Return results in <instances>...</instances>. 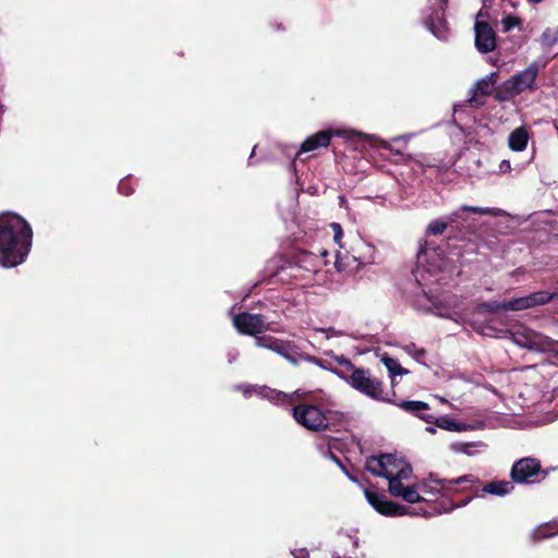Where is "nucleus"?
Masks as SVG:
<instances>
[{
  "instance_id": "obj_1",
  "label": "nucleus",
  "mask_w": 558,
  "mask_h": 558,
  "mask_svg": "<svg viewBox=\"0 0 558 558\" xmlns=\"http://www.w3.org/2000/svg\"><path fill=\"white\" fill-rule=\"evenodd\" d=\"M457 265L444 256L438 247L423 246L416 255V267L413 271L416 282L422 287V294L428 304L417 301V306L430 311L440 317L450 318L457 307V300L439 296L432 286H446L459 275Z\"/></svg>"
},
{
  "instance_id": "obj_2",
  "label": "nucleus",
  "mask_w": 558,
  "mask_h": 558,
  "mask_svg": "<svg viewBox=\"0 0 558 558\" xmlns=\"http://www.w3.org/2000/svg\"><path fill=\"white\" fill-rule=\"evenodd\" d=\"M366 469L376 476L388 481V490L391 496L414 504L423 500L421 493H425L424 483H408L412 477L411 465L393 454L371 457L366 461Z\"/></svg>"
},
{
  "instance_id": "obj_3",
  "label": "nucleus",
  "mask_w": 558,
  "mask_h": 558,
  "mask_svg": "<svg viewBox=\"0 0 558 558\" xmlns=\"http://www.w3.org/2000/svg\"><path fill=\"white\" fill-rule=\"evenodd\" d=\"M33 241L29 223L14 213L0 215V266L12 268L25 262Z\"/></svg>"
},
{
  "instance_id": "obj_4",
  "label": "nucleus",
  "mask_w": 558,
  "mask_h": 558,
  "mask_svg": "<svg viewBox=\"0 0 558 558\" xmlns=\"http://www.w3.org/2000/svg\"><path fill=\"white\" fill-rule=\"evenodd\" d=\"M324 367L327 368V366ZM328 369L362 395L376 401L388 400L385 397L381 380L373 377L369 371L355 367L347 357L342 355L333 356L332 361L329 362Z\"/></svg>"
},
{
  "instance_id": "obj_5",
  "label": "nucleus",
  "mask_w": 558,
  "mask_h": 558,
  "mask_svg": "<svg viewBox=\"0 0 558 558\" xmlns=\"http://www.w3.org/2000/svg\"><path fill=\"white\" fill-rule=\"evenodd\" d=\"M499 211L500 210L496 208L463 205L447 217L430 221L426 228V234L440 235L450 225H454L457 228L466 229L469 233H473L476 228V221L475 219H470L466 216V213L496 217L499 215Z\"/></svg>"
},
{
  "instance_id": "obj_6",
  "label": "nucleus",
  "mask_w": 558,
  "mask_h": 558,
  "mask_svg": "<svg viewBox=\"0 0 558 558\" xmlns=\"http://www.w3.org/2000/svg\"><path fill=\"white\" fill-rule=\"evenodd\" d=\"M376 248L362 238L355 239L349 250L339 251L335 267L338 272L353 275L363 266L375 263Z\"/></svg>"
},
{
  "instance_id": "obj_7",
  "label": "nucleus",
  "mask_w": 558,
  "mask_h": 558,
  "mask_svg": "<svg viewBox=\"0 0 558 558\" xmlns=\"http://www.w3.org/2000/svg\"><path fill=\"white\" fill-rule=\"evenodd\" d=\"M538 65L533 62L523 71L511 76L497 87L496 98L500 101L510 100L526 89L535 88Z\"/></svg>"
},
{
  "instance_id": "obj_8",
  "label": "nucleus",
  "mask_w": 558,
  "mask_h": 558,
  "mask_svg": "<svg viewBox=\"0 0 558 558\" xmlns=\"http://www.w3.org/2000/svg\"><path fill=\"white\" fill-rule=\"evenodd\" d=\"M512 341L521 348L553 352L558 356V341L537 332L526 326H519L510 331Z\"/></svg>"
},
{
  "instance_id": "obj_9",
  "label": "nucleus",
  "mask_w": 558,
  "mask_h": 558,
  "mask_svg": "<svg viewBox=\"0 0 558 558\" xmlns=\"http://www.w3.org/2000/svg\"><path fill=\"white\" fill-rule=\"evenodd\" d=\"M332 136L341 137L345 141L364 140L367 135L352 129L331 128L319 131L308 136L300 146L298 154L314 151L322 147H328Z\"/></svg>"
},
{
  "instance_id": "obj_10",
  "label": "nucleus",
  "mask_w": 558,
  "mask_h": 558,
  "mask_svg": "<svg viewBox=\"0 0 558 558\" xmlns=\"http://www.w3.org/2000/svg\"><path fill=\"white\" fill-rule=\"evenodd\" d=\"M292 416L298 424L310 430H322L328 426L326 414L314 404L300 403L292 409Z\"/></svg>"
},
{
  "instance_id": "obj_11",
  "label": "nucleus",
  "mask_w": 558,
  "mask_h": 558,
  "mask_svg": "<svg viewBox=\"0 0 558 558\" xmlns=\"http://www.w3.org/2000/svg\"><path fill=\"white\" fill-rule=\"evenodd\" d=\"M236 389L242 391L245 398H250L251 396L256 395L263 399H267L275 404H291L293 402V396L298 393V391H295L292 395H288L267 386L257 385H241L238 386Z\"/></svg>"
},
{
  "instance_id": "obj_12",
  "label": "nucleus",
  "mask_w": 558,
  "mask_h": 558,
  "mask_svg": "<svg viewBox=\"0 0 558 558\" xmlns=\"http://www.w3.org/2000/svg\"><path fill=\"white\" fill-rule=\"evenodd\" d=\"M541 473V463L533 458H523L517 461L511 469L513 482L519 484H533Z\"/></svg>"
},
{
  "instance_id": "obj_13",
  "label": "nucleus",
  "mask_w": 558,
  "mask_h": 558,
  "mask_svg": "<svg viewBox=\"0 0 558 558\" xmlns=\"http://www.w3.org/2000/svg\"><path fill=\"white\" fill-rule=\"evenodd\" d=\"M365 497L373 508L384 515L402 517L411 514L407 507L388 500L384 495L365 489Z\"/></svg>"
},
{
  "instance_id": "obj_14",
  "label": "nucleus",
  "mask_w": 558,
  "mask_h": 558,
  "mask_svg": "<svg viewBox=\"0 0 558 558\" xmlns=\"http://www.w3.org/2000/svg\"><path fill=\"white\" fill-rule=\"evenodd\" d=\"M233 325L240 333L255 336L267 329L262 315L241 313L233 317Z\"/></svg>"
},
{
  "instance_id": "obj_15",
  "label": "nucleus",
  "mask_w": 558,
  "mask_h": 558,
  "mask_svg": "<svg viewBox=\"0 0 558 558\" xmlns=\"http://www.w3.org/2000/svg\"><path fill=\"white\" fill-rule=\"evenodd\" d=\"M475 47L482 53H487L496 48V35L493 27L486 21H475Z\"/></svg>"
},
{
  "instance_id": "obj_16",
  "label": "nucleus",
  "mask_w": 558,
  "mask_h": 558,
  "mask_svg": "<svg viewBox=\"0 0 558 558\" xmlns=\"http://www.w3.org/2000/svg\"><path fill=\"white\" fill-rule=\"evenodd\" d=\"M272 352L281 355L292 364H296L299 362L296 347L290 341L277 339L275 345L272 347Z\"/></svg>"
},
{
  "instance_id": "obj_17",
  "label": "nucleus",
  "mask_w": 558,
  "mask_h": 558,
  "mask_svg": "<svg viewBox=\"0 0 558 558\" xmlns=\"http://www.w3.org/2000/svg\"><path fill=\"white\" fill-rule=\"evenodd\" d=\"M272 352L281 355L292 364H296L299 362L296 347L290 341L277 339L275 345L272 347Z\"/></svg>"
},
{
  "instance_id": "obj_18",
  "label": "nucleus",
  "mask_w": 558,
  "mask_h": 558,
  "mask_svg": "<svg viewBox=\"0 0 558 558\" xmlns=\"http://www.w3.org/2000/svg\"><path fill=\"white\" fill-rule=\"evenodd\" d=\"M398 407L403 409L407 412L416 414L420 418L424 420L425 422L429 423L434 420V416L424 413L428 410V404L423 401H402L398 403Z\"/></svg>"
},
{
  "instance_id": "obj_19",
  "label": "nucleus",
  "mask_w": 558,
  "mask_h": 558,
  "mask_svg": "<svg viewBox=\"0 0 558 558\" xmlns=\"http://www.w3.org/2000/svg\"><path fill=\"white\" fill-rule=\"evenodd\" d=\"M529 142V133L525 128L520 126L513 130L508 138V144L511 150L522 151L526 148Z\"/></svg>"
},
{
  "instance_id": "obj_20",
  "label": "nucleus",
  "mask_w": 558,
  "mask_h": 558,
  "mask_svg": "<svg viewBox=\"0 0 558 558\" xmlns=\"http://www.w3.org/2000/svg\"><path fill=\"white\" fill-rule=\"evenodd\" d=\"M529 310L537 306L548 304L550 301L558 298V293L549 291H536L525 295Z\"/></svg>"
},
{
  "instance_id": "obj_21",
  "label": "nucleus",
  "mask_w": 558,
  "mask_h": 558,
  "mask_svg": "<svg viewBox=\"0 0 558 558\" xmlns=\"http://www.w3.org/2000/svg\"><path fill=\"white\" fill-rule=\"evenodd\" d=\"M513 490V484L509 481H493L483 487V492L496 496H505Z\"/></svg>"
},
{
  "instance_id": "obj_22",
  "label": "nucleus",
  "mask_w": 558,
  "mask_h": 558,
  "mask_svg": "<svg viewBox=\"0 0 558 558\" xmlns=\"http://www.w3.org/2000/svg\"><path fill=\"white\" fill-rule=\"evenodd\" d=\"M432 481L438 484L441 490H452L456 485L472 484L474 482L473 475H463L453 480H436L432 477Z\"/></svg>"
},
{
  "instance_id": "obj_23",
  "label": "nucleus",
  "mask_w": 558,
  "mask_h": 558,
  "mask_svg": "<svg viewBox=\"0 0 558 558\" xmlns=\"http://www.w3.org/2000/svg\"><path fill=\"white\" fill-rule=\"evenodd\" d=\"M328 255L327 251L320 252V257L314 256L311 253H303L300 256V264L301 267L305 268L306 270H313L316 271V268L319 266V262L322 258H325Z\"/></svg>"
},
{
  "instance_id": "obj_24",
  "label": "nucleus",
  "mask_w": 558,
  "mask_h": 558,
  "mask_svg": "<svg viewBox=\"0 0 558 558\" xmlns=\"http://www.w3.org/2000/svg\"><path fill=\"white\" fill-rule=\"evenodd\" d=\"M380 361L388 369L392 380L395 376L408 374V371L403 368L396 359L390 357L387 354L383 355Z\"/></svg>"
},
{
  "instance_id": "obj_25",
  "label": "nucleus",
  "mask_w": 558,
  "mask_h": 558,
  "mask_svg": "<svg viewBox=\"0 0 558 558\" xmlns=\"http://www.w3.org/2000/svg\"><path fill=\"white\" fill-rule=\"evenodd\" d=\"M435 424L437 427L450 432H459L464 429L460 423L446 415L435 418Z\"/></svg>"
},
{
  "instance_id": "obj_26",
  "label": "nucleus",
  "mask_w": 558,
  "mask_h": 558,
  "mask_svg": "<svg viewBox=\"0 0 558 558\" xmlns=\"http://www.w3.org/2000/svg\"><path fill=\"white\" fill-rule=\"evenodd\" d=\"M402 350L411 355L416 362L421 364H425L426 350L423 348H417L415 343H407L402 347Z\"/></svg>"
},
{
  "instance_id": "obj_27",
  "label": "nucleus",
  "mask_w": 558,
  "mask_h": 558,
  "mask_svg": "<svg viewBox=\"0 0 558 558\" xmlns=\"http://www.w3.org/2000/svg\"><path fill=\"white\" fill-rule=\"evenodd\" d=\"M539 43L544 48H551L556 43H558V29H545L539 38Z\"/></svg>"
},
{
  "instance_id": "obj_28",
  "label": "nucleus",
  "mask_w": 558,
  "mask_h": 558,
  "mask_svg": "<svg viewBox=\"0 0 558 558\" xmlns=\"http://www.w3.org/2000/svg\"><path fill=\"white\" fill-rule=\"evenodd\" d=\"M527 305L529 304H527L526 298L524 295V296L508 300L507 305H506V311H508V312L509 311H511V312L524 311V310H529Z\"/></svg>"
},
{
  "instance_id": "obj_29",
  "label": "nucleus",
  "mask_w": 558,
  "mask_h": 558,
  "mask_svg": "<svg viewBox=\"0 0 558 558\" xmlns=\"http://www.w3.org/2000/svg\"><path fill=\"white\" fill-rule=\"evenodd\" d=\"M558 534V530L550 525H544L536 529L533 533L534 538L542 539L553 537Z\"/></svg>"
},
{
  "instance_id": "obj_30",
  "label": "nucleus",
  "mask_w": 558,
  "mask_h": 558,
  "mask_svg": "<svg viewBox=\"0 0 558 558\" xmlns=\"http://www.w3.org/2000/svg\"><path fill=\"white\" fill-rule=\"evenodd\" d=\"M521 23L520 19L514 15H508L501 20L502 32L508 33Z\"/></svg>"
},
{
  "instance_id": "obj_31",
  "label": "nucleus",
  "mask_w": 558,
  "mask_h": 558,
  "mask_svg": "<svg viewBox=\"0 0 558 558\" xmlns=\"http://www.w3.org/2000/svg\"><path fill=\"white\" fill-rule=\"evenodd\" d=\"M492 89H493V87H490V86L487 84V82H486L484 78H482V80H481V81H478V82L476 83V85L474 86V88H473V93H474V95H476V94H481V95H489V94L492 93ZM474 97H475V96H473L470 100H471V101H472V100H475V99H474Z\"/></svg>"
},
{
  "instance_id": "obj_32",
  "label": "nucleus",
  "mask_w": 558,
  "mask_h": 558,
  "mask_svg": "<svg viewBox=\"0 0 558 558\" xmlns=\"http://www.w3.org/2000/svg\"><path fill=\"white\" fill-rule=\"evenodd\" d=\"M506 305H507V301H502V302L492 301V302L484 303L482 305V307L492 313H498L501 311L507 312Z\"/></svg>"
},
{
  "instance_id": "obj_33",
  "label": "nucleus",
  "mask_w": 558,
  "mask_h": 558,
  "mask_svg": "<svg viewBox=\"0 0 558 558\" xmlns=\"http://www.w3.org/2000/svg\"><path fill=\"white\" fill-rule=\"evenodd\" d=\"M276 341L277 338L274 337H256L255 345L272 351V347L275 345Z\"/></svg>"
},
{
  "instance_id": "obj_34",
  "label": "nucleus",
  "mask_w": 558,
  "mask_h": 558,
  "mask_svg": "<svg viewBox=\"0 0 558 558\" xmlns=\"http://www.w3.org/2000/svg\"><path fill=\"white\" fill-rule=\"evenodd\" d=\"M330 228L333 232L335 242L340 246V248H344V246L341 244V239H342L343 232H342V228H341L340 223L332 222L330 225Z\"/></svg>"
},
{
  "instance_id": "obj_35",
  "label": "nucleus",
  "mask_w": 558,
  "mask_h": 558,
  "mask_svg": "<svg viewBox=\"0 0 558 558\" xmlns=\"http://www.w3.org/2000/svg\"><path fill=\"white\" fill-rule=\"evenodd\" d=\"M315 331L325 333L327 339L330 338V337H340V336L344 335L341 330L335 329L332 327H330V328H317V329H315Z\"/></svg>"
},
{
  "instance_id": "obj_36",
  "label": "nucleus",
  "mask_w": 558,
  "mask_h": 558,
  "mask_svg": "<svg viewBox=\"0 0 558 558\" xmlns=\"http://www.w3.org/2000/svg\"><path fill=\"white\" fill-rule=\"evenodd\" d=\"M498 78L497 72H492L489 75H487L484 80L487 82V84L493 87Z\"/></svg>"
},
{
  "instance_id": "obj_37",
  "label": "nucleus",
  "mask_w": 558,
  "mask_h": 558,
  "mask_svg": "<svg viewBox=\"0 0 558 558\" xmlns=\"http://www.w3.org/2000/svg\"><path fill=\"white\" fill-rule=\"evenodd\" d=\"M119 191L122 194L129 195L132 191L129 189L128 183L125 181H121L119 184Z\"/></svg>"
},
{
  "instance_id": "obj_38",
  "label": "nucleus",
  "mask_w": 558,
  "mask_h": 558,
  "mask_svg": "<svg viewBox=\"0 0 558 558\" xmlns=\"http://www.w3.org/2000/svg\"><path fill=\"white\" fill-rule=\"evenodd\" d=\"M460 446H461V449H460L461 451L465 452L466 454H471L472 452H471L470 448H471V447H474L475 445H472V444H462V445H460Z\"/></svg>"
},
{
  "instance_id": "obj_39",
  "label": "nucleus",
  "mask_w": 558,
  "mask_h": 558,
  "mask_svg": "<svg viewBox=\"0 0 558 558\" xmlns=\"http://www.w3.org/2000/svg\"><path fill=\"white\" fill-rule=\"evenodd\" d=\"M410 137H411V134H404V135L393 137L392 141L393 142L408 141Z\"/></svg>"
},
{
  "instance_id": "obj_40",
  "label": "nucleus",
  "mask_w": 558,
  "mask_h": 558,
  "mask_svg": "<svg viewBox=\"0 0 558 558\" xmlns=\"http://www.w3.org/2000/svg\"><path fill=\"white\" fill-rule=\"evenodd\" d=\"M430 31L435 34V36H437L440 39H446L447 38L446 32L436 33L433 27H430Z\"/></svg>"
},
{
  "instance_id": "obj_41",
  "label": "nucleus",
  "mask_w": 558,
  "mask_h": 558,
  "mask_svg": "<svg viewBox=\"0 0 558 558\" xmlns=\"http://www.w3.org/2000/svg\"><path fill=\"white\" fill-rule=\"evenodd\" d=\"M333 459H335V461H336V462H337V463H338V464L343 469V471L347 473V475L349 476V478H350L351 481H353V482H356V480H355L352 475H350V474L348 473V471H345L344 466L340 463V461H339L337 458H333Z\"/></svg>"
},
{
  "instance_id": "obj_42",
  "label": "nucleus",
  "mask_w": 558,
  "mask_h": 558,
  "mask_svg": "<svg viewBox=\"0 0 558 558\" xmlns=\"http://www.w3.org/2000/svg\"><path fill=\"white\" fill-rule=\"evenodd\" d=\"M383 147H384L385 149H389L390 151H392V153H393V154H396V155H401V151H400V150H393L392 148H390V146H389L387 143L383 144Z\"/></svg>"
},
{
  "instance_id": "obj_43",
  "label": "nucleus",
  "mask_w": 558,
  "mask_h": 558,
  "mask_svg": "<svg viewBox=\"0 0 558 558\" xmlns=\"http://www.w3.org/2000/svg\"><path fill=\"white\" fill-rule=\"evenodd\" d=\"M485 16L486 14L484 13V11L480 10L478 13L476 14V21H483L482 19Z\"/></svg>"
},
{
  "instance_id": "obj_44",
  "label": "nucleus",
  "mask_w": 558,
  "mask_h": 558,
  "mask_svg": "<svg viewBox=\"0 0 558 558\" xmlns=\"http://www.w3.org/2000/svg\"><path fill=\"white\" fill-rule=\"evenodd\" d=\"M509 167H510V165L507 161H502L501 165H500V169L501 170H504L505 168H509Z\"/></svg>"
},
{
  "instance_id": "obj_45",
  "label": "nucleus",
  "mask_w": 558,
  "mask_h": 558,
  "mask_svg": "<svg viewBox=\"0 0 558 558\" xmlns=\"http://www.w3.org/2000/svg\"><path fill=\"white\" fill-rule=\"evenodd\" d=\"M426 429H427L428 432H430V433L435 432V429H434L433 427H427Z\"/></svg>"
},
{
  "instance_id": "obj_46",
  "label": "nucleus",
  "mask_w": 558,
  "mask_h": 558,
  "mask_svg": "<svg viewBox=\"0 0 558 558\" xmlns=\"http://www.w3.org/2000/svg\"><path fill=\"white\" fill-rule=\"evenodd\" d=\"M478 331L483 335H488L487 332L484 331V329H480Z\"/></svg>"
},
{
  "instance_id": "obj_47",
  "label": "nucleus",
  "mask_w": 558,
  "mask_h": 558,
  "mask_svg": "<svg viewBox=\"0 0 558 558\" xmlns=\"http://www.w3.org/2000/svg\"><path fill=\"white\" fill-rule=\"evenodd\" d=\"M255 148H256V147H254V148L252 149V154H254V153H255ZM252 156H253V155H251V157H252Z\"/></svg>"
},
{
  "instance_id": "obj_48",
  "label": "nucleus",
  "mask_w": 558,
  "mask_h": 558,
  "mask_svg": "<svg viewBox=\"0 0 558 558\" xmlns=\"http://www.w3.org/2000/svg\"><path fill=\"white\" fill-rule=\"evenodd\" d=\"M333 558H341V557L339 555H337V556H333Z\"/></svg>"
}]
</instances>
